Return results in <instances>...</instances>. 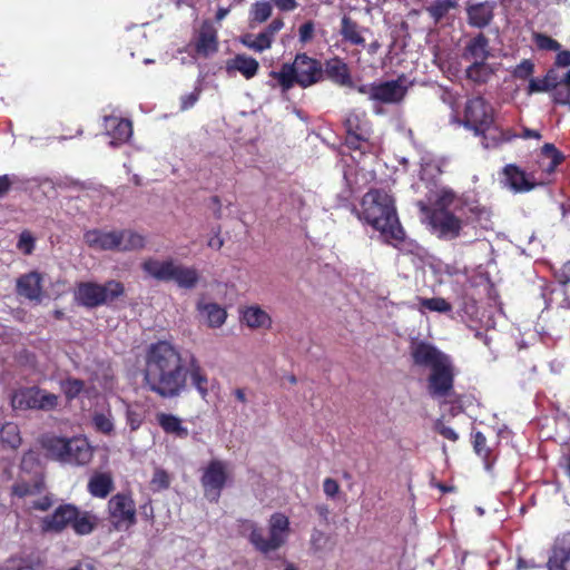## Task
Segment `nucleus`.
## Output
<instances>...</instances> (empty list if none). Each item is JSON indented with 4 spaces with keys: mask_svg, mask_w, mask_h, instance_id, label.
<instances>
[{
    "mask_svg": "<svg viewBox=\"0 0 570 570\" xmlns=\"http://www.w3.org/2000/svg\"><path fill=\"white\" fill-rule=\"evenodd\" d=\"M142 387L156 396L170 400L179 397L191 384L203 399L208 395V377L198 360L190 357L186 364L180 351L168 341H157L147 346L144 355Z\"/></svg>",
    "mask_w": 570,
    "mask_h": 570,
    "instance_id": "obj_1",
    "label": "nucleus"
},
{
    "mask_svg": "<svg viewBox=\"0 0 570 570\" xmlns=\"http://www.w3.org/2000/svg\"><path fill=\"white\" fill-rule=\"evenodd\" d=\"M421 180L416 188L422 186L428 190L426 200H417L422 213V222L431 226L432 230L442 238H454L459 235L461 224L445 209L453 202V194L444 188H439L433 179L441 173L440 163L430 153H424L420 159Z\"/></svg>",
    "mask_w": 570,
    "mask_h": 570,
    "instance_id": "obj_2",
    "label": "nucleus"
},
{
    "mask_svg": "<svg viewBox=\"0 0 570 570\" xmlns=\"http://www.w3.org/2000/svg\"><path fill=\"white\" fill-rule=\"evenodd\" d=\"M410 355L413 365L429 368L428 393L432 399H445L454 392L455 366L450 355L425 341H412Z\"/></svg>",
    "mask_w": 570,
    "mask_h": 570,
    "instance_id": "obj_3",
    "label": "nucleus"
},
{
    "mask_svg": "<svg viewBox=\"0 0 570 570\" xmlns=\"http://www.w3.org/2000/svg\"><path fill=\"white\" fill-rule=\"evenodd\" d=\"M357 215L360 220L380 232L387 245L393 247L402 244L407 245L403 228L396 216L394 199L385 190L372 189L367 191L361 200ZM409 245L411 244L409 243Z\"/></svg>",
    "mask_w": 570,
    "mask_h": 570,
    "instance_id": "obj_4",
    "label": "nucleus"
},
{
    "mask_svg": "<svg viewBox=\"0 0 570 570\" xmlns=\"http://www.w3.org/2000/svg\"><path fill=\"white\" fill-rule=\"evenodd\" d=\"M459 122L473 130L476 136H482L485 148H493L519 137L512 130L494 125L493 107L482 97L466 101L463 120Z\"/></svg>",
    "mask_w": 570,
    "mask_h": 570,
    "instance_id": "obj_5",
    "label": "nucleus"
},
{
    "mask_svg": "<svg viewBox=\"0 0 570 570\" xmlns=\"http://www.w3.org/2000/svg\"><path fill=\"white\" fill-rule=\"evenodd\" d=\"M243 528L248 531V541L262 554H268L282 548L291 532L289 519L282 512H275L268 520V537H264L263 529L254 521L244 520Z\"/></svg>",
    "mask_w": 570,
    "mask_h": 570,
    "instance_id": "obj_6",
    "label": "nucleus"
},
{
    "mask_svg": "<svg viewBox=\"0 0 570 570\" xmlns=\"http://www.w3.org/2000/svg\"><path fill=\"white\" fill-rule=\"evenodd\" d=\"M141 269L147 276L158 282H174L184 289L196 287L200 278L195 267L178 264L174 259L148 258L141 264Z\"/></svg>",
    "mask_w": 570,
    "mask_h": 570,
    "instance_id": "obj_7",
    "label": "nucleus"
},
{
    "mask_svg": "<svg viewBox=\"0 0 570 570\" xmlns=\"http://www.w3.org/2000/svg\"><path fill=\"white\" fill-rule=\"evenodd\" d=\"M83 239L87 246L99 249H139L149 244L144 234L134 229H91Z\"/></svg>",
    "mask_w": 570,
    "mask_h": 570,
    "instance_id": "obj_8",
    "label": "nucleus"
},
{
    "mask_svg": "<svg viewBox=\"0 0 570 570\" xmlns=\"http://www.w3.org/2000/svg\"><path fill=\"white\" fill-rule=\"evenodd\" d=\"M446 273L451 277L450 286L459 306V315L463 321H474L479 315L475 281L469 276L466 267L459 269L446 266Z\"/></svg>",
    "mask_w": 570,
    "mask_h": 570,
    "instance_id": "obj_9",
    "label": "nucleus"
},
{
    "mask_svg": "<svg viewBox=\"0 0 570 570\" xmlns=\"http://www.w3.org/2000/svg\"><path fill=\"white\" fill-rule=\"evenodd\" d=\"M274 77L284 89H289L294 83L306 88L322 79L323 69L317 60L301 53L296 56L293 63L283 65Z\"/></svg>",
    "mask_w": 570,
    "mask_h": 570,
    "instance_id": "obj_10",
    "label": "nucleus"
},
{
    "mask_svg": "<svg viewBox=\"0 0 570 570\" xmlns=\"http://www.w3.org/2000/svg\"><path fill=\"white\" fill-rule=\"evenodd\" d=\"M345 142L350 149L358 150L361 155H375L380 149V138L373 136L371 124L364 111H351L344 121Z\"/></svg>",
    "mask_w": 570,
    "mask_h": 570,
    "instance_id": "obj_11",
    "label": "nucleus"
},
{
    "mask_svg": "<svg viewBox=\"0 0 570 570\" xmlns=\"http://www.w3.org/2000/svg\"><path fill=\"white\" fill-rule=\"evenodd\" d=\"M124 294L125 286L118 281H108L102 285L95 282H81L75 289L76 301L87 308L109 304Z\"/></svg>",
    "mask_w": 570,
    "mask_h": 570,
    "instance_id": "obj_12",
    "label": "nucleus"
},
{
    "mask_svg": "<svg viewBox=\"0 0 570 570\" xmlns=\"http://www.w3.org/2000/svg\"><path fill=\"white\" fill-rule=\"evenodd\" d=\"M107 511L112 527L118 531L128 530L137 523L136 504L130 493L114 494L107 503Z\"/></svg>",
    "mask_w": 570,
    "mask_h": 570,
    "instance_id": "obj_13",
    "label": "nucleus"
},
{
    "mask_svg": "<svg viewBox=\"0 0 570 570\" xmlns=\"http://www.w3.org/2000/svg\"><path fill=\"white\" fill-rule=\"evenodd\" d=\"M11 405L16 410L51 411L58 406V396L38 387H26L12 394Z\"/></svg>",
    "mask_w": 570,
    "mask_h": 570,
    "instance_id": "obj_14",
    "label": "nucleus"
},
{
    "mask_svg": "<svg viewBox=\"0 0 570 570\" xmlns=\"http://www.w3.org/2000/svg\"><path fill=\"white\" fill-rule=\"evenodd\" d=\"M406 90L407 83L405 78L358 87L361 94L366 95L370 100L381 104L400 102L404 98Z\"/></svg>",
    "mask_w": 570,
    "mask_h": 570,
    "instance_id": "obj_15",
    "label": "nucleus"
},
{
    "mask_svg": "<svg viewBox=\"0 0 570 570\" xmlns=\"http://www.w3.org/2000/svg\"><path fill=\"white\" fill-rule=\"evenodd\" d=\"M228 475L226 464L220 460H212L200 478L206 499L210 502H217L222 491L226 485Z\"/></svg>",
    "mask_w": 570,
    "mask_h": 570,
    "instance_id": "obj_16",
    "label": "nucleus"
},
{
    "mask_svg": "<svg viewBox=\"0 0 570 570\" xmlns=\"http://www.w3.org/2000/svg\"><path fill=\"white\" fill-rule=\"evenodd\" d=\"M563 155L552 144H544L541 148L538 159V171L533 175L537 177L538 184L543 185L550 180V176L556 168L562 163Z\"/></svg>",
    "mask_w": 570,
    "mask_h": 570,
    "instance_id": "obj_17",
    "label": "nucleus"
},
{
    "mask_svg": "<svg viewBox=\"0 0 570 570\" xmlns=\"http://www.w3.org/2000/svg\"><path fill=\"white\" fill-rule=\"evenodd\" d=\"M78 513V508L71 503L60 504L53 513L42 519L41 528L46 532L59 533L67 527H71L72 520Z\"/></svg>",
    "mask_w": 570,
    "mask_h": 570,
    "instance_id": "obj_18",
    "label": "nucleus"
},
{
    "mask_svg": "<svg viewBox=\"0 0 570 570\" xmlns=\"http://www.w3.org/2000/svg\"><path fill=\"white\" fill-rule=\"evenodd\" d=\"M65 462L78 465L87 464L92 458V450L86 438L75 436L67 440Z\"/></svg>",
    "mask_w": 570,
    "mask_h": 570,
    "instance_id": "obj_19",
    "label": "nucleus"
},
{
    "mask_svg": "<svg viewBox=\"0 0 570 570\" xmlns=\"http://www.w3.org/2000/svg\"><path fill=\"white\" fill-rule=\"evenodd\" d=\"M258 69V61L245 53H238L225 63V70L229 77H234L238 72L247 80L254 78Z\"/></svg>",
    "mask_w": 570,
    "mask_h": 570,
    "instance_id": "obj_20",
    "label": "nucleus"
},
{
    "mask_svg": "<svg viewBox=\"0 0 570 570\" xmlns=\"http://www.w3.org/2000/svg\"><path fill=\"white\" fill-rule=\"evenodd\" d=\"M105 129L111 137L110 145L112 146L126 142L132 135L131 122L116 116L105 117Z\"/></svg>",
    "mask_w": 570,
    "mask_h": 570,
    "instance_id": "obj_21",
    "label": "nucleus"
},
{
    "mask_svg": "<svg viewBox=\"0 0 570 570\" xmlns=\"http://www.w3.org/2000/svg\"><path fill=\"white\" fill-rule=\"evenodd\" d=\"M17 293L19 296L30 301H40L42 294L40 274L31 272L19 277L17 281Z\"/></svg>",
    "mask_w": 570,
    "mask_h": 570,
    "instance_id": "obj_22",
    "label": "nucleus"
},
{
    "mask_svg": "<svg viewBox=\"0 0 570 570\" xmlns=\"http://www.w3.org/2000/svg\"><path fill=\"white\" fill-rule=\"evenodd\" d=\"M490 55L489 41L480 33L468 42L463 52V59L471 63H476L487 61Z\"/></svg>",
    "mask_w": 570,
    "mask_h": 570,
    "instance_id": "obj_23",
    "label": "nucleus"
},
{
    "mask_svg": "<svg viewBox=\"0 0 570 570\" xmlns=\"http://www.w3.org/2000/svg\"><path fill=\"white\" fill-rule=\"evenodd\" d=\"M240 321L245 323L249 328H265L272 327V317L258 305H250L242 311Z\"/></svg>",
    "mask_w": 570,
    "mask_h": 570,
    "instance_id": "obj_24",
    "label": "nucleus"
},
{
    "mask_svg": "<svg viewBox=\"0 0 570 570\" xmlns=\"http://www.w3.org/2000/svg\"><path fill=\"white\" fill-rule=\"evenodd\" d=\"M505 185L514 191H527L538 184L537 177L532 175V180L518 167L509 165L504 169Z\"/></svg>",
    "mask_w": 570,
    "mask_h": 570,
    "instance_id": "obj_25",
    "label": "nucleus"
},
{
    "mask_svg": "<svg viewBox=\"0 0 570 570\" xmlns=\"http://www.w3.org/2000/svg\"><path fill=\"white\" fill-rule=\"evenodd\" d=\"M493 2H482L469 6L466 9L470 26L476 28L487 27L493 18Z\"/></svg>",
    "mask_w": 570,
    "mask_h": 570,
    "instance_id": "obj_26",
    "label": "nucleus"
},
{
    "mask_svg": "<svg viewBox=\"0 0 570 570\" xmlns=\"http://www.w3.org/2000/svg\"><path fill=\"white\" fill-rule=\"evenodd\" d=\"M112 476L106 472L95 473L88 482L89 493L99 499H106L114 490Z\"/></svg>",
    "mask_w": 570,
    "mask_h": 570,
    "instance_id": "obj_27",
    "label": "nucleus"
},
{
    "mask_svg": "<svg viewBox=\"0 0 570 570\" xmlns=\"http://www.w3.org/2000/svg\"><path fill=\"white\" fill-rule=\"evenodd\" d=\"M159 426L166 434H173L177 438L185 439L188 436V429L183 425L181 419L170 413H157L156 415Z\"/></svg>",
    "mask_w": 570,
    "mask_h": 570,
    "instance_id": "obj_28",
    "label": "nucleus"
},
{
    "mask_svg": "<svg viewBox=\"0 0 570 570\" xmlns=\"http://www.w3.org/2000/svg\"><path fill=\"white\" fill-rule=\"evenodd\" d=\"M325 73L331 80L341 86H350L352 83L347 65L338 58L326 61Z\"/></svg>",
    "mask_w": 570,
    "mask_h": 570,
    "instance_id": "obj_29",
    "label": "nucleus"
},
{
    "mask_svg": "<svg viewBox=\"0 0 570 570\" xmlns=\"http://www.w3.org/2000/svg\"><path fill=\"white\" fill-rule=\"evenodd\" d=\"M499 65L487 61L471 63L466 70V78L475 83H485L498 70Z\"/></svg>",
    "mask_w": 570,
    "mask_h": 570,
    "instance_id": "obj_30",
    "label": "nucleus"
},
{
    "mask_svg": "<svg viewBox=\"0 0 570 570\" xmlns=\"http://www.w3.org/2000/svg\"><path fill=\"white\" fill-rule=\"evenodd\" d=\"M196 49L197 52L203 55L204 57L212 56L217 51V32L212 26L205 24L202 28L196 43Z\"/></svg>",
    "mask_w": 570,
    "mask_h": 570,
    "instance_id": "obj_31",
    "label": "nucleus"
},
{
    "mask_svg": "<svg viewBox=\"0 0 570 570\" xmlns=\"http://www.w3.org/2000/svg\"><path fill=\"white\" fill-rule=\"evenodd\" d=\"M67 440V438H60L57 435H46L41 440V445L48 458L65 462Z\"/></svg>",
    "mask_w": 570,
    "mask_h": 570,
    "instance_id": "obj_32",
    "label": "nucleus"
},
{
    "mask_svg": "<svg viewBox=\"0 0 570 570\" xmlns=\"http://www.w3.org/2000/svg\"><path fill=\"white\" fill-rule=\"evenodd\" d=\"M197 309L206 314L207 324L209 327H220L227 317L226 311L216 303H199Z\"/></svg>",
    "mask_w": 570,
    "mask_h": 570,
    "instance_id": "obj_33",
    "label": "nucleus"
},
{
    "mask_svg": "<svg viewBox=\"0 0 570 570\" xmlns=\"http://www.w3.org/2000/svg\"><path fill=\"white\" fill-rule=\"evenodd\" d=\"M98 519L89 511L81 512L78 509L76 518L72 520L71 528L78 535L90 534L97 527Z\"/></svg>",
    "mask_w": 570,
    "mask_h": 570,
    "instance_id": "obj_34",
    "label": "nucleus"
},
{
    "mask_svg": "<svg viewBox=\"0 0 570 570\" xmlns=\"http://www.w3.org/2000/svg\"><path fill=\"white\" fill-rule=\"evenodd\" d=\"M45 482L42 478H36L32 482L17 481L12 485V494L18 498H24L28 495H36L43 491Z\"/></svg>",
    "mask_w": 570,
    "mask_h": 570,
    "instance_id": "obj_35",
    "label": "nucleus"
},
{
    "mask_svg": "<svg viewBox=\"0 0 570 570\" xmlns=\"http://www.w3.org/2000/svg\"><path fill=\"white\" fill-rule=\"evenodd\" d=\"M239 41L246 48L255 51L263 52L272 47L273 41L263 31L258 35L246 33L239 38Z\"/></svg>",
    "mask_w": 570,
    "mask_h": 570,
    "instance_id": "obj_36",
    "label": "nucleus"
},
{
    "mask_svg": "<svg viewBox=\"0 0 570 570\" xmlns=\"http://www.w3.org/2000/svg\"><path fill=\"white\" fill-rule=\"evenodd\" d=\"M309 548L313 553L331 551L334 548V542L330 534L314 528L311 533Z\"/></svg>",
    "mask_w": 570,
    "mask_h": 570,
    "instance_id": "obj_37",
    "label": "nucleus"
},
{
    "mask_svg": "<svg viewBox=\"0 0 570 570\" xmlns=\"http://www.w3.org/2000/svg\"><path fill=\"white\" fill-rule=\"evenodd\" d=\"M0 441L10 449H17L21 444L20 431L17 424L6 423L0 430Z\"/></svg>",
    "mask_w": 570,
    "mask_h": 570,
    "instance_id": "obj_38",
    "label": "nucleus"
},
{
    "mask_svg": "<svg viewBox=\"0 0 570 570\" xmlns=\"http://www.w3.org/2000/svg\"><path fill=\"white\" fill-rule=\"evenodd\" d=\"M561 543V556L560 558L554 556L553 559L549 560L550 564L556 563L560 570H570V531L563 533L560 539ZM552 568V566H550Z\"/></svg>",
    "mask_w": 570,
    "mask_h": 570,
    "instance_id": "obj_39",
    "label": "nucleus"
},
{
    "mask_svg": "<svg viewBox=\"0 0 570 570\" xmlns=\"http://www.w3.org/2000/svg\"><path fill=\"white\" fill-rule=\"evenodd\" d=\"M341 32L344 39L353 45H363L365 42L358 27L347 17L342 19Z\"/></svg>",
    "mask_w": 570,
    "mask_h": 570,
    "instance_id": "obj_40",
    "label": "nucleus"
},
{
    "mask_svg": "<svg viewBox=\"0 0 570 570\" xmlns=\"http://www.w3.org/2000/svg\"><path fill=\"white\" fill-rule=\"evenodd\" d=\"M419 304L421 308L429 309L431 312H438L448 314L452 312L453 306L450 302H448L443 297H431V298H424L419 297Z\"/></svg>",
    "mask_w": 570,
    "mask_h": 570,
    "instance_id": "obj_41",
    "label": "nucleus"
},
{
    "mask_svg": "<svg viewBox=\"0 0 570 570\" xmlns=\"http://www.w3.org/2000/svg\"><path fill=\"white\" fill-rule=\"evenodd\" d=\"M61 390L67 400L71 401L78 397L85 390V382L76 377H67L61 382Z\"/></svg>",
    "mask_w": 570,
    "mask_h": 570,
    "instance_id": "obj_42",
    "label": "nucleus"
},
{
    "mask_svg": "<svg viewBox=\"0 0 570 570\" xmlns=\"http://www.w3.org/2000/svg\"><path fill=\"white\" fill-rule=\"evenodd\" d=\"M35 561L29 557H11L0 570H36Z\"/></svg>",
    "mask_w": 570,
    "mask_h": 570,
    "instance_id": "obj_43",
    "label": "nucleus"
},
{
    "mask_svg": "<svg viewBox=\"0 0 570 570\" xmlns=\"http://www.w3.org/2000/svg\"><path fill=\"white\" fill-rule=\"evenodd\" d=\"M472 445L476 455L488 462L491 455V450L487 445V438L481 431L472 433Z\"/></svg>",
    "mask_w": 570,
    "mask_h": 570,
    "instance_id": "obj_44",
    "label": "nucleus"
},
{
    "mask_svg": "<svg viewBox=\"0 0 570 570\" xmlns=\"http://www.w3.org/2000/svg\"><path fill=\"white\" fill-rule=\"evenodd\" d=\"M456 7L455 0H435L430 7V14L436 20H441L451 9Z\"/></svg>",
    "mask_w": 570,
    "mask_h": 570,
    "instance_id": "obj_45",
    "label": "nucleus"
},
{
    "mask_svg": "<svg viewBox=\"0 0 570 570\" xmlns=\"http://www.w3.org/2000/svg\"><path fill=\"white\" fill-rule=\"evenodd\" d=\"M92 423L98 432L109 435L114 432V422L110 415L105 413H95L92 416Z\"/></svg>",
    "mask_w": 570,
    "mask_h": 570,
    "instance_id": "obj_46",
    "label": "nucleus"
},
{
    "mask_svg": "<svg viewBox=\"0 0 570 570\" xmlns=\"http://www.w3.org/2000/svg\"><path fill=\"white\" fill-rule=\"evenodd\" d=\"M252 19L258 23L266 21L272 14V6L267 1L256 2L250 11Z\"/></svg>",
    "mask_w": 570,
    "mask_h": 570,
    "instance_id": "obj_47",
    "label": "nucleus"
},
{
    "mask_svg": "<svg viewBox=\"0 0 570 570\" xmlns=\"http://www.w3.org/2000/svg\"><path fill=\"white\" fill-rule=\"evenodd\" d=\"M153 490L160 491L168 489L170 485V478L164 469H156L150 481Z\"/></svg>",
    "mask_w": 570,
    "mask_h": 570,
    "instance_id": "obj_48",
    "label": "nucleus"
},
{
    "mask_svg": "<svg viewBox=\"0 0 570 570\" xmlns=\"http://www.w3.org/2000/svg\"><path fill=\"white\" fill-rule=\"evenodd\" d=\"M433 430L451 442H456L459 440V434L451 426H448L442 419H438L434 422Z\"/></svg>",
    "mask_w": 570,
    "mask_h": 570,
    "instance_id": "obj_49",
    "label": "nucleus"
},
{
    "mask_svg": "<svg viewBox=\"0 0 570 570\" xmlns=\"http://www.w3.org/2000/svg\"><path fill=\"white\" fill-rule=\"evenodd\" d=\"M537 47L541 50L557 51L560 49L558 41L542 33H534L533 36Z\"/></svg>",
    "mask_w": 570,
    "mask_h": 570,
    "instance_id": "obj_50",
    "label": "nucleus"
},
{
    "mask_svg": "<svg viewBox=\"0 0 570 570\" xmlns=\"http://www.w3.org/2000/svg\"><path fill=\"white\" fill-rule=\"evenodd\" d=\"M144 419L145 416L140 411L127 406L126 421L131 431H137L141 426Z\"/></svg>",
    "mask_w": 570,
    "mask_h": 570,
    "instance_id": "obj_51",
    "label": "nucleus"
},
{
    "mask_svg": "<svg viewBox=\"0 0 570 570\" xmlns=\"http://www.w3.org/2000/svg\"><path fill=\"white\" fill-rule=\"evenodd\" d=\"M554 277L561 285L570 283V261L563 263L561 266H551Z\"/></svg>",
    "mask_w": 570,
    "mask_h": 570,
    "instance_id": "obj_52",
    "label": "nucleus"
},
{
    "mask_svg": "<svg viewBox=\"0 0 570 570\" xmlns=\"http://www.w3.org/2000/svg\"><path fill=\"white\" fill-rule=\"evenodd\" d=\"M533 68V63L524 59L514 68L513 76L519 79H527L532 75Z\"/></svg>",
    "mask_w": 570,
    "mask_h": 570,
    "instance_id": "obj_53",
    "label": "nucleus"
},
{
    "mask_svg": "<svg viewBox=\"0 0 570 570\" xmlns=\"http://www.w3.org/2000/svg\"><path fill=\"white\" fill-rule=\"evenodd\" d=\"M200 88H195L191 92L183 95L180 97V110H188L199 99Z\"/></svg>",
    "mask_w": 570,
    "mask_h": 570,
    "instance_id": "obj_54",
    "label": "nucleus"
},
{
    "mask_svg": "<svg viewBox=\"0 0 570 570\" xmlns=\"http://www.w3.org/2000/svg\"><path fill=\"white\" fill-rule=\"evenodd\" d=\"M323 491L328 498H335L340 492V484L332 478H326L323 482Z\"/></svg>",
    "mask_w": 570,
    "mask_h": 570,
    "instance_id": "obj_55",
    "label": "nucleus"
},
{
    "mask_svg": "<svg viewBox=\"0 0 570 570\" xmlns=\"http://www.w3.org/2000/svg\"><path fill=\"white\" fill-rule=\"evenodd\" d=\"M299 41L306 43L312 40L314 36V23L308 21L299 27Z\"/></svg>",
    "mask_w": 570,
    "mask_h": 570,
    "instance_id": "obj_56",
    "label": "nucleus"
},
{
    "mask_svg": "<svg viewBox=\"0 0 570 570\" xmlns=\"http://www.w3.org/2000/svg\"><path fill=\"white\" fill-rule=\"evenodd\" d=\"M547 90H549V83H548L547 79H534V78L530 79L529 86H528L529 94L543 92Z\"/></svg>",
    "mask_w": 570,
    "mask_h": 570,
    "instance_id": "obj_57",
    "label": "nucleus"
},
{
    "mask_svg": "<svg viewBox=\"0 0 570 570\" xmlns=\"http://www.w3.org/2000/svg\"><path fill=\"white\" fill-rule=\"evenodd\" d=\"M33 246H35L33 235L28 230L22 232L19 237L18 248L19 249H31Z\"/></svg>",
    "mask_w": 570,
    "mask_h": 570,
    "instance_id": "obj_58",
    "label": "nucleus"
},
{
    "mask_svg": "<svg viewBox=\"0 0 570 570\" xmlns=\"http://www.w3.org/2000/svg\"><path fill=\"white\" fill-rule=\"evenodd\" d=\"M284 27L282 19H274L268 27L263 31L268 38L274 41V36Z\"/></svg>",
    "mask_w": 570,
    "mask_h": 570,
    "instance_id": "obj_59",
    "label": "nucleus"
},
{
    "mask_svg": "<svg viewBox=\"0 0 570 570\" xmlns=\"http://www.w3.org/2000/svg\"><path fill=\"white\" fill-rule=\"evenodd\" d=\"M273 4L281 11H293L297 7L295 0H271Z\"/></svg>",
    "mask_w": 570,
    "mask_h": 570,
    "instance_id": "obj_60",
    "label": "nucleus"
},
{
    "mask_svg": "<svg viewBox=\"0 0 570 570\" xmlns=\"http://www.w3.org/2000/svg\"><path fill=\"white\" fill-rule=\"evenodd\" d=\"M38 463L39 462H38L36 454L32 451H29V452L24 453L22 456L21 469L28 470V469H31L33 466V464H38Z\"/></svg>",
    "mask_w": 570,
    "mask_h": 570,
    "instance_id": "obj_61",
    "label": "nucleus"
},
{
    "mask_svg": "<svg viewBox=\"0 0 570 570\" xmlns=\"http://www.w3.org/2000/svg\"><path fill=\"white\" fill-rule=\"evenodd\" d=\"M52 500L50 497L46 495L39 500H36L32 502V509L39 510V511H47L51 508Z\"/></svg>",
    "mask_w": 570,
    "mask_h": 570,
    "instance_id": "obj_62",
    "label": "nucleus"
},
{
    "mask_svg": "<svg viewBox=\"0 0 570 570\" xmlns=\"http://www.w3.org/2000/svg\"><path fill=\"white\" fill-rule=\"evenodd\" d=\"M140 513L144 517L145 520L153 522L154 521V508L151 505V500L146 502L140 507Z\"/></svg>",
    "mask_w": 570,
    "mask_h": 570,
    "instance_id": "obj_63",
    "label": "nucleus"
},
{
    "mask_svg": "<svg viewBox=\"0 0 570 570\" xmlns=\"http://www.w3.org/2000/svg\"><path fill=\"white\" fill-rule=\"evenodd\" d=\"M14 183V177L9 175L0 176V197L3 196Z\"/></svg>",
    "mask_w": 570,
    "mask_h": 570,
    "instance_id": "obj_64",
    "label": "nucleus"
}]
</instances>
